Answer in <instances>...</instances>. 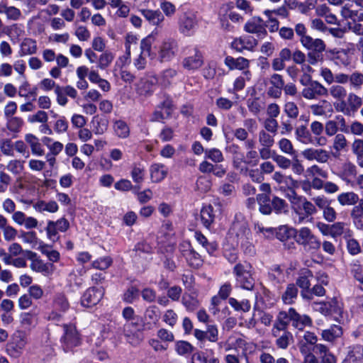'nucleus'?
Masks as SVG:
<instances>
[{"instance_id":"nucleus-1","label":"nucleus","mask_w":363,"mask_h":363,"mask_svg":"<svg viewBox=\"0 0 363 363\" xmlns=\"http://www.w3.org/2000/svg\"><path fill=\"white\" fill-rule=\"evenodd\" d=\"M289 200L293 212L295 213V223L297 224L303 223L308 217L316 213V206L320 210H323L329 204L330 201L325 196H317L312 199L314 204L306 198L298 196L294 191L289 194Z\"/></svg>"},{"instance_id":"nucleus-2","label":"nucleus","mask_w":363,"mask_h":363,"mask_svg":"<svg viewBox=\"0 0 363 363\" xmlns=\"http://www.w3.org/2000/svg\"><path fill=\"white\" fill-rule=\"evenodd\" d=\"M280 231L289 236L294 235L296 243L302 246L304 250L308 252L315 253L321 247L320 240L308 227H301L296 230L284 226L280 228Z\"/></svg>"},{"instance_id":"nucleus-3","label":"nucleus","mask_w":363,"mask_h":363,"mask_svg":"<svg viewBox=\"0 0 363 363\" xmlns=\"http://www.w3.org/2000/svg\"><path fill=\"white\" fill-rule=\"evenodd\" d=\"M251 233L250 229L244 224H234L229 233V239L239 244L245 250V253L253 254L254 247L250 240Z\"/></svg>"},{"instance_id":"nucleus-4","label":"nucleus","mask_w":363,"mask_h":363,"mask_svg":"<svg viewBox=\"0 0 363 363\" xmlns=\"http://www.w3.org/2000/svg\"><path fill=\"white\" fill-rule=\"evenodd\" d=\"M63 334L60 342L65 351H69L81 343L80 335L74 324H63Z\"/></svg>"},{"instance_id":"nucleus-5","label":"nucleus","mask_w":363,"mask_h":363,"mask_svg":"<svg viewBox=\"0 0 363 363\" xmlns=\"http://www.w3.org/2000/svg\"><path fill=\"white\" fill-rule=\"evenodd\" d=\"M347 100L334 102L333 105L337 112L345 116H351L356 113L362 105V99L354 92L348 93Z\"/></svg>"},{"instance_id":"nucleus-6","label":"nucleus","mask_w":363,"mask_h":363,"mask_svg":"<svg viewBox=\"0 0 363 363\" xmlns=\"http://www.w3.org/2000/svg\"><path fill=\"white\" fill-rule=\"evenodd\" d=\"M52 308L48 315V320L60 322L62 318V313L69 308L68 299L64 294L59 293L55 295L52 299Z\"/></svg>"},{"instance_id":"nucleus-7","label":"nucleus","mask_w":363,"mask_h":363,"mask_svg":"<svg viewBox=\"0 0 363 363\" xmlns=\"http://www.w3.org/2000/svg\"><path fill=\"white\" fill-rule=\"evenodd\" d=\"M198 27L196 15L192 11L183 13L178 20V29L185 36H191Z\"/></svg>"},{"instance_id":"nucleus-8","label":"nucleus","mask_w":363,"mask_h":363,"mask_svg":"<svg viewBox=\"0 0 363 363\" xmlns=\"http://www.w3.org/2000/svg\"><path fill=\"white\" fill-rule=\"evenodd\" d=\"M178 43L172 38L164 39L158 47V59L161 62H170L177 54Z\"/></svg>"},{"instance_id":"nucleus-9","label":"nucleus","mask_w":363,"mask_h":363,"mask_svg":"<svg viewBox=\"0 0 363 363\" xmlns=\"http://www.w3.org/2000/svg\"><path fill=\"white\" fill-rule=\"evenodd\" d=\"M152 40L151 36H147L141 40L140 43V53L133 59V65L138 69L142 70L146 67L147 57L152 53Z\"/></svg>"},{"instance_id":"nucleus-10","label":"nucleus","mask_w":363,"mask_h":363,"mask_svg":"<svg viewBox=\"0 0 363 363\" xmlns=\"http://www.w3.org/2000/svg\"><path fill=\"white\" fill-rule=\"evenodd\" d=\"M225 65L230 69H238L242 71V74L247 80L251 79L252 74L249 70L250 60L243 57H233L232 56H226L224 60Z\"/></svg>"},{"instance_id":"nucleus-11","label":"nucleus","mask_w":363,"mask_h":363,"mask_svg":"<svg viewBox=\"0 0 363 363\" xmlns=\"http://www.w3.org/2000/svg\"><path fill=\"white\" fill-rule=\"evenodd\" d=\"M179 250L189 266L198 268L202 264L201 256L192 248L189 242L181 243Z\"/></svg>"},{"instance_id":"nucleus-12","label":"nucleus","mask_w":363,"mask_h":363,"mask_svg":"<svg viewBox=\"0 0 363 363\" xmlns=\"http://www.w3.org/2000/svg\"><path fill=\"white\" fill-rule=\"evenodd\" d=\"M123 333L128 342L132 345H138L143 340V334L138 329V321L127 322L123 325Z\"/></svg>"},{"instance_id":"nucleus-13","label":"nucleus","mask_w":363,"mask_h":363,"mask_svg":"<svg viewBox=\"0 0 363 363\" xmlns=\"http://www.w3.org/2000/svg\"><path fill=\"white\" fill-rule=\"evenodd\" d=\"M301 95L306 99H315L320 96H328V89L319 82L313 81L303 89Z\"/></svg>"},{"instance_id":"nucleus-14","label":"nucleus","mask_w":363,"mask_h":363,"mask_svg":"<svg viewBox=\"0 0 363 363\" xmlns=\"http://www.w3.org/2000/svg\"><path fill=\"white\" fill-rule=\"evenodd\" d=\"M303 157L308 161L326 163L330 158V152L322 148L308 147L301 152Z\"/></svg>"},{"instance_id":"nucleus-15","label":"nucleus","mask_w":363,"mask_h":363,"mask_svg":"<svg viewBox=\"0 0 363 363\" xmlns=\"http://www.w3.org/2000/svg\"><path fill=\"white\" fill-rule=\"evenodd\" d=\"M257 40L250 35H245L235 38L231 43V48L238 52L244 50L252 51L257 46Z\"/></svg>"},{"instance_id":"nucleus-16","label":"nucleus","mask_w":363,"mask_h":363,"mask_svg":"<svg viewBox=\"0 0 363 363\" xmlns=\"http://www.w3.org/2000/svg\"><path fill=\"white\" fill-rule=\"evenodd\" d=\"M27 256L31 260L30 268L36 272H40L45 276L51 274L53 272L52 264L43 262L41 259L36 257V253L32 251H27Z\"/></svg>"},{"instance_id":"nucleus-17","label":"nucleus","mask_w":363,"mask_h":363,"mask_svg":"<svg viewBox=\"0 0 363 363\" xmlns=\"http://www.w3.org/2000/svg\"><path fill=\"white\" fill-rule=\"evenodd\" d=\"M104 296V290L101 288H89L82 297V305L85 307H92L96 305Z\"/></svg>"},{"instance_id":"nucleus-18","label":"nucleus","mask_w":363,"mask_h":363,"mask_svg":"<svg viewBox=\"0 0 363 363\" xmlns=\"http://www.w3.org/2000/svg\"><path fill=\"white\" fill-rule=\"evenodd\" d=\"M287 315L292 325L299 330H303L306 326L312 325V320L308 315H300L293 308L289 309Z\"/></svg>"},{"instance_id":"nucleus-19","label":"nucleus","mask_w":363,"mask_h":363,"mask_svg":"<svg viewBox=\"0 0 363 363\" xmlns=\"http://www.w3.org/2000/svg\"><path fill=\"white\" fill-rule=\"evenodd\" d=\"M160 311L155 306H149L145 312L143 318V330H152L159 323Z\"/></svg>"},{"instance_id":"nucleus-20","label":"nucleus","mask_w":363,"mask_h":363,"mask_svg":"<svg viewBox=\"0 0 363 363\" xmlns=\"http://www.w3.org/2000/svg\"><path fill=\"white\" fill-rule=\"evenodd\" d=\"M203 64V58L202 53L197 48H195L194 55L184 57L182 65L186 70L195 71L201 67Z\"/></svg>"},{"instance_id":"nucleus-21","label":"nucleus","mask_w":363,"mask_h":363,"mask_svg":"<svg viewBox=\"0 0 363 363\" xmlns=\"http://www.w3.org/2000/svg\"><path fill=\"white\" fill-rule=\"evenodd\" d=\"M300 42L303 47L310 51L324 52L326 48V45L323 40L313 38L310 35L302 37L300 38Z\"/></svg>"},{"instance_id":"nucleus-22","label":"nucleus","mask_w":363,"mask_h":363,"mask_svg":"<svg viewBox=\"0 0 363 363\" xmlns=\"http://www.w3.org/2000/svg\"><path fill=\"white\" fill-rule=\"evenodd\" d=\"M300 42L303 47L310 51L324 52L326 48V45L323 40L313 38L310 35L302 37L300 38Z\"/></svg>"},{"instance_id":"nucleus-23","label":"nucleus","mask_w":363,"mask_h":363,"mask_svg":"<svg viewBox=\"0 0 363 363\" xmlns=\"http://www.w3.org/2000/svg\"><path fill=\"white\" fill-rule=\"evenodd\" d=\"M28 343L26 334L21 330L16 331L13 335V346L11 350L13 355L21 354Z\"/></svg>"},{"instance_id":"nucleus-24","label":"nucleus","mask_w":363,"mask_h":363,"mask_svg":"<svg viewBox=\"0 0 363 363\" xmlns=\"http://www.w3.org/2000/svg\"><path fill=\"white\" fill-rule=\"evenodd\" d=\"M24 139L33 155L41 157L45 155V150L38 137L32 133H28L25 135Z\"/></svg>"},{"instance_id":"nucleus-25","label":"nucleus","mask_w":363,"mask_h":363,"mask_svg":"<svg viewBox=\"0 0 363 363\" xmlns=\"http://www.w3.org/2000/svg\"><path fill=\"white\" fill-rule=\"evenodd\" d=\"M309 108L315 116H326L328 113L331 115L333 112L331 104L325 99L320 101L318 104L311 105Z\"/></svg>"},{"instance_id":"nucleus-26","label":"nucleus","mask_w":363,"mask_h":363,"mask_svg":"<svg viewBox=\"0 0 363 363\" xmlns=\"http://www.w3.org/2000/svg\"><path fill=\"white\" fill-rule=\"evenodd\" d=\"M310 133L315 137V144L319 146H324L327 144V139L322 136L324 131V124L320 121H314L310 124Z\"/></svg>"},{"instance_id":"nucleus-27","label":"nucleus","mask_w":363,"mask_h":363,"mask_svg":"<svg viewBox=\"0 0 363 363\" xmlns=\"http://www.w3.org/2000/svg\"><path fill=\"white\" fill-rule=\"evenodd\" d=\"M150 179L152 182H160L167 175L168 169L163 164L155 163L150 168Z\"/></svg>"},{"instance_id":"nucleus-28","label":"nucleus","mask_w":363,"mask_h":363,"mask_svg":"<svg viewBox=\"0 0 363 363\" xmlns=\"http://www.w3.org/2000/svg\"><path fill=\"white\" fill-rule=\"evenodd\" d=\"M315 352L319 355L321 363H337L336 357L323 344H318L314 347Z\"/></svg>"},{"instance_id":"nucleus-29","label":"nucleus","mask_w":363,"mask_h":363,"mask_svg":"<svg viewBox=\"0 0 363 363\" xmlns=\"http://www.w3.org/2000/svg\"><path fill=\"white\" fill-rule=\"evenodd\" d=\"M141 13L152 26H159L164 21V14L159 10L143 9Z\"/></svg>"},{"instance_id":"nucleus-30","label":"nucleus","mask_w":363,"mask_h":363,"mask_svg":"<svg viewBox=\"0 0 363 363\" xmlns=\"http://www.w3.org/2000/svg\"><path fill=\"white\" fill-rule=\"evenodd\" d=\"M343 331L341 326L333 325L329 328L323 330L321 333V337L326 342H333L342 335Z\"/></svg>"},{"instance_id":"nucleus-31","label":"nucleus","mask_w":363,"mask_h":363,"mask_svg":"<svg viewBox=\"0 0 363 363\" xmlns=\"http://www.w3.org/2000/svg\"><path fill=\"white\" fill-rule=\"evenodd\" d=\"M37 42L32 38H25L20 45L18 55L20 57L34 55L37 52Z\"/></svg>"},{"instance_id":"nucleus-32","label":"nucleus","mask_w":363,"mask_h":363,"mask_svg":"<svg viewBox=\"0 0 363 363\" xmlns=\"http://www.w3.org/2000/svg\"><path fill=\"white\" fill-rule=\"evenodd\" d=\"M91 124L92 130L95 135L104 134L107 131L108 128V119L99 115L93 117Z\"/></svg>"},{"instance_id":"nucleus-33","label":"nucleus","mask_w":363,"mask_h":363,"mask_svg":"<svg viewBox=\"0 0 363 363\" xmlns=\"http://www.w3.org/2000/svg\"><path fill=\"white\" fill-rule=\"evenodd\" d=\"M337 201L340 206H357L359 198L354 191L342 192L337 196Z\"/></svg>"},{"instance_id":"nucleus-34","label":"nucleus","mask_w":363,"mask_h":363,"mask_svg":"<svg viewBox=\"0 0 363 363\" xmlns=\"http://www.w3.org/2000/svg\"><path fill=\"white\" fill-rule=\"evenodd\" d=\"M295 136L296 140L303 144L308 145L314 143L311 133L304 125H299L296 128Z\"/></svg>"},{"instance_id":"nucleus-35","label":"nucleus","mask_w":363,"mask_h":363,"mask_svg":"<svg viewBox=\"0 0 363 363\" xmlns=\"http://www.w3.org/2000/svg\"><path fill=\"white\" fill-rule=\"evenodd\" d=\"M289 323V317L287 315V312L281 311L278 316L276 322L274 323L273 329H272V335L275 337L278 336L279 332L281 330L286 331V329Z\"/></svg>"},{"instance_id":"nucleus-36","label":"nucleus","mask_w":363,"mask_h":363,"mask_svg":"<svg viewBox=\"0 0 363 363\" xmlns=\"http://www.w3.org/2000/svg\"><path fill=\"white\" fill-rule=\"evenodd\" d=\"M328 94L335 100V102L344 101L348 94L346 88L340 84L332 85L328 89Z\"/></svg>"},{"instance_id":"nucleus-37","label":"nucleus","mask_w":363,"mask_h":363,"mask_svg":"<svg viewBox=\"0 0 363 363\" xmlns=\"http://www.w3.org/2000/svg\"><path fill=\"white\" fill-rule=\"evenodd\" d=\"M225 352H230L224 356L225 363H241L242 357H244L248 363V357L245 351L240 354L236 350L231 351V347L228 345L225 349Z\"/></svg>"},{"instance_id":"nucleus-38","label":"nucleus","mask_w":363,"mask_h":363,"mask_svg":"<svg viewBox=\"0 0 363 363\" xmlns=\"http://www.w3.org/2000/svg\"><path fill=\"white\" fill-rule=\"evenodd\" d=\"M4 13L9 20L17 21L21 16V11L19 9L7 6L4 2H0V14Z\"/></svg>"},{"instance_id":"nucleus-39","label":"nucleus","mask_w":363,"mask_h":363,"mask_svg":"<svg viewBox=\"0 0 363 363\" xmlns=\"http://www.w3.org/2000/svg\"><path fill=\"white\" fill-rule=\"evenodd\" d=\"M145 168L140 163H134L132 165L130 176L133 182L136 184H141L145 179Z\"/></svg>"},{"instance_id":"nucleus-40","label":"nucleus","mask_w":363,"mask_h":363,"mask_svg":"<svg viewBox=\"0 0 363 363\" xmlns=\"http://www.w3.org/2000/svg\"><path fill=\"white\" fill-rule=\"evenodd\" d=\"M201 220L205 227L208 228L215 220V213L212 206L208 205L202 208Z\"/></svg>"},{"instance_id":"nucleus-41","label":"nucleus","mask_w":363,"mask_h":363,"mask_svg":"<svg viewBox=\"0 0 363 363\" xmlns=\"http://www.w3.org/2000/svg\"><path fill=\"white\" fill-rule=\"evenodd\" d=\"M113 129L116 136L120 138H127L130 135V128L128 124L122 120L113 122Z\"/></svg>"},{"instance_id":"nucleus-42","label":"nucleus","mask_w":363,"mask_h":363,"mask_svg":"<svg viewBox=\"0 0 363 363\" xmlns=\"http://www.w3.org/2000/svg\"><path fill=\"white\" fill-rule=\"evenodd\" d=\"M257 201L259 206V211L264 215L272 213V201L267 194H259L257 196Z\"/></svg>"},{"instance_id":"nucleus-43","label":"nucleus","mask_w":363,"mask_h":363,"mask_svg":"<svg viewBox=\"0 0 363 363\" xmlns=\"http://www.w3.org/2000/svg\"><path fill=\"white\" fill-rule=\"evenodd\" d=\"M34 209L40 213L48 211L50 213H55L58 210V205L54 201L45 202L44 201H38L33 205Z\"/></svg>"},{"instance_id":"nucleus-44","label":"nucleus","mask_w":363,"mask_h":363,"mask_svg":"<svg viewBox=\"0 0 363 363\" xmlns=\"http://www.w3.org/2000/svg\"><path fill=\"white\" fill-rule=\"evenodd\" d=\"M23 160L19 159L11 160L6 165V169L14 176H19L24 170Z\"/></svg>"},{"instance_id":"nucleus-45","label":"nucleus","mask_w":363,"mask_h":363,"mask_svg":"<svg viewBox=\"0 0 363 363\" xmlns=\"http://www.w3.org/2000/svg\"><path fill=\"white\" fill-rule=\"evenodd\" d=\"M177 75V71L175 69H166L161 72L159 77V83L164 87L169 86Z\"/></svg>"},{"instance_id":"nucleus-46","label":"nucleus","mask_w":363,"mask_h":363,"mask_svg":"<svg viewBox=\"0 0 363 363\" xmlns=\"http://www.w3.org/2000/svg\"><path fill=\"white\" fill-rule=\"evenodd\" d=\"M298 296V289L294 284H288L281 298L284 303L292 304Z\"/></svg>"},{"instance_id":"nucleus-47","label":"nucleus","mask_w":363,"mask_h":363,"mask_svg":"<svg viewBox=\"0 0 363 363\" xmlns=\"http://www.w3.org/2000/svg\"><path fill=\"white\" fill-rule=\"evenodd\" d=\"M24 125L23 119L18 116L6 118V128L13 133H19Z\"/></svg>"},{"instance_id":"nucleus-48","label":"nucleus","mask_w":363,"mask_h":363,"mask_svg":"<svg viewBox=\"0 0 363 363\" xmlns=\"http://www.w3.org/2000/svg\"><path fill=\"white\" fill-rule=\"evenodd\" d=\"M362 358L363 348L360 346H357L349 352L342 363H362Z\"/></svg>"},{"instance_id":"nucleus-49","label":"nucleus","mask_w":363,"mask_h":363,"mask_svg":"<svg viewBox=\"0 0 363 363\" xmlns=\"http://www.w3.org/2000/svg\"><path fill=\"white\" fill-rule=\"evenodd\" d=\"M344 222H336L331 225L330 237L336 238L343 234H349L351 231Z\"/></svg>"},{"instance_id":"nucleus-50","label":"nucleus","mask_w":363,"mask_h":363,"mask_svg":"<svg viewBox=\"0 0 363 363\" xmlns=\"http://www.w3.org/2000/svg\"><path fill=\"white\" fill-rule=\"evenodd\" d=\"M312 277V272L308 269H304L297 279L296 284L302 289V290H308L311 286L310 278Z\"/></svg>"},{"instance_id":"nucleus-51","label":"nucleus","mask_w":363,"mask_h":363,"mask_svg":"<svg viewBox=\"0 0 363 363\" xmlns=\"http://www.w3.org/2000/svg\"><path fill=\"white\" fill-rule=\"evenodd\" d=\"M348 147V142L342 133L335 135L333 141V148L336 152L346 150Z\"/></svg>"},{"instance_id":"nucleus-52","label":"nucleus","mask_w":363,"mask_h":363,"mask_svg":"<svg viewBox=\"0 0 363 363\" xmlns=\"http://www.w3.org/2000/svg\"><path fill=\"white\" fill-rule=\"evenodd\" d=\"M245 30L250 33H256L259 37L266 35L267 31L264 28L254 21H249L245 26Z\"/></svg>"},{"instance_id":"nucleus-53","label":"nucleus","mask_w":363,"mask_h":363,"mask_svg":"<svg viewBox=\"0 0 363 363\" xmlns=\"http://www.w3.org/2000/svg\"><path fill=\"white\" fill-rule=\"evenodd\" d=\"M350 87L354 90L360 89L363 85V74L359 71L353 72L349 75Z\"/></svg>"},{"instance_id":"nucleus-54","label":"nucleus","mask_w":363,"mask_h":363,"mask_svg":"<svg viewBox=\"0 0 363 363\" xmlns=\"http://www.w3.org/2000/svg\"><path fill=\"white\" fill-rule=\"evenodd\" d=\"M205 155L206 158L211 160L215 163H220L224 161V156L218 148L206 149Z\"/></svg>"},{"instance_id":"nucleus-55","label":"nucleus","mask_w":363,"mask_h":363,"mask_svg":"<svg viewBox=\"0 0 363 363\" xmlns=\"http://www.w3.org/2000/svg\"><path fill=\"white\" fill-rule=\"evenodd\" d=\"M229 304L237 311L248 312L250 310L251 306L247 300H242L239 302L234 298H230L228 300Z\"/></svg>"},{"instance_id":"nucleus-56","label":"nucleus","mask_w":363,"mask_h":363,"mask_svg":"<svg viewBox=\"0 0 363 363\" xmlns=\"http://www.w3.org/2000/svg\"><path fill=\"white\" fill-rule=\"evenodd\" d=\"M299 350L302 354H304L303 363H319L318 358L308 349L306 343L299 344Z\"/></svg>"},{"instance_id":"nucleus-57","label":"nucleus","mask_w":363,"mask_h":363,"mask_svg":"<svg viewBox=\"0 0 363 363\" xmlns=\"http://www.w3.org/2000/svg\"><path fill=\"white\" fill-rule=\"evenodd\" d=\"M293 340V335L289 331H284L283 334L276 340L277 346L282 350L286 349Z\"/></svg>"},{"instance_id":"nucleus-58","label":"nucleus","mask_w":363,"mask_h":363,"mask_svg":"<svg viewBox=\"0 0 363 363\" xmlns=\"http://www.w3.org/2000/svg\"><path fill=\"white\" fill-rule=\"evenodd\" d=\"M114 59V55L112 52L106 51L103 52L98 59V67L101 69H104L108 67Z\"/></svg>"},{"instance_id":"nucleus-59","label":"nucleus","mask_w":363,"mask_h":363,"mask_svg":"<svg viewBox=\"0 0 363 363\" xmlns=\"http://www.w3.org/2000/svg\"><path fill=\"white\" fill-rule=\"evenodd\" d=\"M0 150L2 154L6 156H14L13 143L10 139H2L0 140Z\"/></svg>"},{"instance_id":"nucleus-60","label":"nucleus","mask_w":363,"mask_h":363,"mask_svg":"<svg viewBox=\"0 0 363 363\" xmlns=\"http://www.w3.org/2000/svg\"><path fill=\"white\" fill-rule=\"evenodd\" d=\"M139 94L143 96H149L154 91V84L149 80L141 81L137 88Z\"/></svg>"},{"instance_id":"nucleus-61","label":"nucleus","mask_w":363,"mask_h":363,"mask_svg":"<svg viewBox=\"0 0 363 363\" xmlns=\"http://www.w3.org/2000/svg\"><path fill=\"white\" fill-rule=\"evenodd\" d=\"M333 58L335 61L336 64L342 65L345 67H347L350 65V62L349 57L345 50H342L333 51Z\"/></svg>"},{"instance_id":"nucleus-62","label":"nucleus","mask_w":363,"mask_h":363,"mask_svg":"<svg viewBox=\"0 0 363 363\" xmlns=\"http://www.w3.org/2000/svg\"><path fill=\"white\" fill-rule=\"evenodd\" d=\"M194 347L188 342L180 340L175 344V350L179 355H186L192 352Z\"/></svg>"},{"instance_id":"nucleus-63","label":"nucleus","mask_w":363,"mask_h":363,"mask_svg":"<svg viewBox=\"0 0 363 363\" xmlns=\"http://www.w3.org/2000/svg\"><path fill=\"white\" fill-rule=\"evenodd\" d=\"M259 143L262 147H272L274 143V137L264 130H261L258 134Z\"/></svg>"},{"instance_id":"nucleus-64","label":"nucleus","mask_w":363,"mask_h":363,"mask_svg":"<svg viewBox=\"0 0 363 363\" xmlns=\"http://www.w3.org/2000/svg\"><path fill=\"white\" fill-rule=\"evenodd\" d=\"M323 52L309 51L306 55V61L311 65H317L324 60Z\"/></svg>"}]
</instances>
